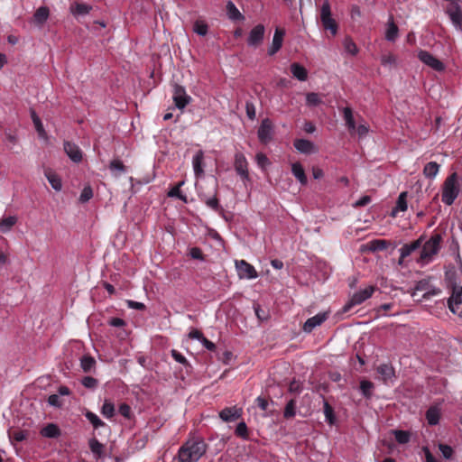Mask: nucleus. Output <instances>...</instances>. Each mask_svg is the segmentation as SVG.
<instances>
[{"instance_id": "1", "label": "nucleus", "mask_w": 462, "mask_h": 462, "mask_svg": "<svg viewBox=\"0 0 462 462\" xmlns=\"http://www.w3.org/2000/svg\"><path fill=\"white\" fill-rule=\"evenodd\" d=\"M207 444L201 438L189 439L180 448V462H197L206 453Z\"/></svg>"}, {"instance_id": "2", "label": "nucleus", "mask_w": 462, "mask_h": 462, "mask_svg": "<svg viewBox=\"0 0 462 462\" xmlns=\"http://www.w3.org/2000/svg\"><path fill=\"white\" fill-rule=\"evenodd\" d=\"M460 192L459 176L457 172L450 174L444 181L442 187V201L450 206Z\"/></svg>"}, {"instance_id": "3", "label": "nucleus", "mask_w": 462, "mask_h": 462, "mask_svg": "<svg viewBox=\"0 0 462 462\" xmlns=\"http://www.w3.org/2000/svg\"><path fill=\"white\" fill-rule=\"evenodd\" d=\"M442 242L441 234L435 233L430 238L424 243L421 248L420 255L419 258V262L423 265L429 263L434 255H436L439 249L440 244Z\"/></svg>"}, {"instance_id": "4", "label": "nucleus", "mask_w": 462, "mask_h": 462, "mask_svg": "<svg viewBox=\"0 0 462 462\" xmlns=\"http://www.w3.org/2000/svg\"><path fill=\"white\" fill-rule=\"evenodd\" d=\"M448 287L451 290V295L448 300V306L451 312L456 313L462 303V285L457 282L456 275L449 276Z\"/></svg>"}, {"instance_id": "5", "label": "nucleus", "mask_w": 462, "mask_h": 462, "mask_svg": "<svg viewBox=\"0 0 462 462\" xmlns=\"http://www.w3.org/2000/svg\"><path fill=\"white\" fill-rule=\"evenodd\" d=\"M448 2L445 12L449 17L454 27L462 31V7L459 5L460 0H445Z\"/></svg>"}, {"instance_id": "6", "label": "nucleus", "mask_w": 462, "mask_h": 462, "mask_svg": "<svg viewBox=\"0 0 462 462\" xmlns=\"http://www.w3.org/2000/svg\"><path fill=\"white\" fill-rule=\"evenodd\" d=\"M320 22L324 30L329 31L333 36L337 32V23L332 18L331 8L328 0H325L320 7Z\"/></svg>"}, {"instance_id": "7", "label": "nucleus", "mask_w": 462, "mask_h": 462, "mask_svg": "<svg viewBox=\"0 0 462 462\" xmlns=\"http://www.w3.org/2000/svg\"><path fill=\"white\" fill-rule=\"evenodd\" d=\"M374 291V286H369L354 293L349 301L343 307L342 311L344 313L348 312L354 306L363 303L372 296Z\"/></svg>"}, {"instance_id": "8", "label": "nucleus", "mask_w": 462, "mask_h": 462, "mask_svg": "<svg viewBox=\"0 0 462 462\" xmlns=\"http://www.w3.org/2000/svg\"><path fill=\"white\" fill-rule=\"evenodd\" d=\"M235 170L244 181L249 180L248 163L245 155L241 152H236L235 155Z\"/></svg>"}, {"instance_id": "9", "label": "nucleus", "mask_w": 462, "mask_h": 462, "mask_svg": "<svg viewBox=\"0 0 462 462\" xmlns=\"http://www.w3.org/2000/svg\"><path fill=\"white\" fill-rule=\"evenodd\" d=\"M191 100L185 88L178 84L173 86V101L179 109H183Z\"/></svg>"}, {"instance_id": "10", "label": "nucleus", "mask_w": 462, "mask_h": 462, "mask_svg": "<svg viewBox=\"0 0 462 462\" xmlns=\"http://www.w3.org/2000/svg\"><path fill=\"white\" fill-rule=\"evenodd\" d=\"M418 58L421 62L428 65L436 71H442L445 69L444 64L427 51H420L418 53Z\"/></svg>"}, {"instance_id": "11", "label": "nucleus", "mask_w": 462, "mask_h": 462, "mask_svg": "<svg viewBox=\"0 0 462 462\" xmlns=\"http://www.w3.org/2000/svg\"><path fill=\"white\" fill-rule=\"evenodd\" d=\"M236 266L238 276L242 279H254L258 276L254 267L245 260L236 261Z\"/></svg>"}, {"instance_id": "12", "label": "nucleus", "mask_w": 462, "mask_h": 462, "mask_svg": "<svg viewBox=\"0 0 462 462\" xmlns=\"http://www.w3.org/2000/svg\"><path fill=\"white\" fill-rule=\"evenodd\" d=\"M273 126L272 121L269 118L263 119L257 133L260 142L263 143H269L273 138Z\"/></svg>"}, {"instance_id": "13", "label": "nucleus", "mask_w": 462, "mask_h": 462, "mask_svg": "<svg viewBox=\"0 0 462 462\" xmlns=\"http://www.w3.org/2000/svg\"><path fill=\"white\" fill-rule=\"evenodd\" d=\"M264 26L263 24H258L254 26L248 36L247 43L252 47H258L262 44L263 36H264Z\"/></svg>"}, {"instance_id": "14", "label": "nucleus", "mask_w": 462, "mask_h": 462, "mask_svg": "<svg viewBox=\"0 0 462 462\" xmlns=\"http://www.w3.org/2000/svg\"><path fill=\"white\" fill-rule=\"evenodd\" d=\"M63 148L65 153L72 162L79 163L82 161V151L76 143L69 141H65L63 143Z\"/></svg>"}, {"instance_id": "15", "label": "nucleus", "mask_w": 462, "mask_h": 462, "mask_svg": "<svg viewBox=\"0 0 462 462\" xmlns=\"http://www.w3.org/2000/svg\"><path fill=\"white\" fill-rule=\"evenodd\" d=\"M328 319L327 312H320L306 320L303 325V330L310 333L316 327L320 326Z\"/></svg>"}, {"instance_id": "16", "label": "nucleus", "mask_w": 462, "mask_h": 462, "mask_svg": "<svg viewBox=\"0 0 462 462\" xmlns=\"http://www.w3.org/2000/svg\"><path fill=\"white\" fill-rule=\"evenodd\" d=\"M243 411L236 406L227 407L219 412V417L226 422L234 421L242 416Z\"/></svg>"}, {"instance_id": "17", "label": "nucleus", "mask_w": 462, "mask_h": 462, "mask_svg": "<svg viewBox=\"0 0 462 462\" xmlns=\"http://www.w3.org/2000/svg\"><path fill=\"white\" fill-rule=\"evenodd\" d=\"M376 372L383 383H387L395 378V371L391 364H382L376 367Z\"/></svg>"}, {"instance_id": "18", "label": "nucleus", "mask_w": 462, "mask_h": 462, "mask_svg": "<svg viewBox=\"0 0 462 462\" xmlns=\"http://www.w3.org/2000/svg\"><path fill=\"white\" fill-rule=\"evenodd\" d=\"M284 34V30L276 28L273 38L272 46L268 51L269 55H274L282 48Z\"/></svg>"}, {"instance_id": "19", "label": "nucleus", "mask_w": 462, "mask_h": 462, "mask_svg": "<svg viewBox=\"0 0 462 462\" xmlns=\"http://www.w3.org/2000/svg\"><path fill=\"white\" fill-rule=\"evenodd\" d=\"M429 282L426 280L419 281L415 286L416 291H424L422 298L423 299H430L431 296L437 295L440 292L439 289H432L429 290Z\"/></svg>"}, {"instance_id": "20", "label": "nucleus", "mask_w": 462, "mask_h": 462, "mask_svg": "<svg viewBox=\"0 0 462 462\" xmlns=\"http://www.w3.org/2000/svg\"><path fill=\"white\" fill-rule=\"evenodd\" d=\"M294 147L301 153L310 154L314 152V143L306 139H298L294 142Z\"/></svg>"}, {"instance_id": "21", "label": "nucleus", "mask_w": 462, "mask_h": 462, "mask_svg": "<svg viewBox=\"0 0 462 462\" xmlns=\"http://www.w3.org/2000/svg\"><path fill=\"white\" fill-rule=\"evenodd\" d=\"M69 10L75 16H84L92 10V6L85 3H74L70 5Z\"/></svg>"}, {"instance_id": "22", "label": "nucleus", "mask_w": 462, "mask_h": 462, "mask_svg": "<svg viewBox=\"0 0 462 462\" xmlns=\"http://www.w3.org/2000/svg\"><path fill=\"white\" fill-rule=\"evenodd\" d=\"M421 245H422V237H420L419 239L413 241L411 244L404 245L400 249V252L402 254V259H404L405 257L409 256L412 252L420 248Z\"/></svg>"}, {"instance_id": "23", "label": "nucleus", "mask_w": 462, "mask_h": 462, "mask_svg": "<svg viewBox=\"0 0 462 462\" xmlns=\"http://www.w3.org/2000/svg\"><path fill=\"white\" fill-rule=\"evenodd\" d=\"M44 175L48 179L52 189H54L57 191H60L61 189V180L54 171H52L51 169H46L44 171Z\"/></svg>"}, {"instance_id": "24", "label": "nucleus", "mask_w": 462, "mask_h": 462, "mask_svg": "<svg viewBox=\"0 0 462 462\" xmlns=\"http://www.w3.org/2000/svg\"><path fill=\"white\" fill-rule=\"evenodd\" d=\"M203 159L204 153L201 150L198 151L193 157L192 164L196 177H200L204 172L202 169Z\"/></svg>"}, {"instance_id": "25", "label": "nucleus", "mask_w": 462, "mask_h": 462, "mask_svg": "<svg viewBox=\"0 0 462 462\" xmlns=\"http://www.w3.org/2000/svg\"><path fill=\"white\" fill-rule=\"evenodd\" d=\"M291 72L292 73L293 77H295L300 81H305L308 78L307 69L302 65L296 62L291 65Z\"/></svg>"}, {"instance_id": "26", "label": "nucleus", "mask_w": 462, "mask_h": 462, "mask_svg": "<svg viewBox=\"0 0 462 462\" xmlns=\"http://www.w3.org/2000/svg\"><path fill=\"white\" fill-rule=\"evenodd\" d=\"M49 8L47 6H41L35 11L33 20L37 24L42 25L49 18Z\"/></svg>"}, {"instance_id": "27", "label": "nucleus", "mask_w": 462, "mask_h": 462, "mask_svg": "<svg viewBox=\"0 0 462 462\" xmlns=\"http://www.w3.org/2000/svg\"><path fill=\"white\" fill-rule=\"evenodd\" d=\"M291 172L294 175V177L300 182L301 185L307 184V177L304 169L300 162L292 163Z\"/></svg>"}, {"instance_id": "28", "label": "nucleus", "mask_w": 462, "mask_h": 462, "mask_svg": "<svg viewBox=\"0 0 462 462\" xmlns=\"http://www.w3.org/2000/svg\"><path fill=\"white\" fill-rule=\"evenodd\" d=\"M343 117L346 122V125L347 126L350 133L356 131V122L354 119L353 111L350 107L343 108Z\"/></svg>"}, {"instance_id": "29", "label": "nucleus", "mask_w": 462, "mask_h": 462, "mask_svg": "<svg viewBox=\"0 0 462 462\" xmlns=\"http://www.w3.org/2000/svg\"><path fill=\"white\" fill-rule=\"evenodd\" d=\"M80 366L85 373H90L96 367V360L91 356L85 355L80 358Z\"/></svg>"}, {"instance_id": "30", "label": "nucleus", "mask_w": 462, "mask_h": 462, "mask_svg": "<svg viewBox=\"0 0 462 462\" xmlns=\"http://www.w3.org/2000/svg\"><path fill=\"white\" fill-rule=\"evenodd\" d=\"M41 434L45 438H58L60 435V430L54 423H49L42 429Z\"/></svg>"}, {"instance_id": "31", "label": "nucleus", "mask_w": 462, "mask_h": 462, "mask_svg": "<svg viewBox=\"0 0 462 462\" xmlns=\"http://www.w3.org/2000/svg\"><path fill=\"white\" fill-rule=\"evenodd\" d=\"M439 167L436 162H430L424 166L423 174L426 178L434 179L439 173Z\"/></svg>"}, {"instance_id": "32", "label": "nucleus", "mask_w": 462, "mask_h": 462, "mask_svg": "<svg viewBox=\"0 0 462 462\" xmlns=\"http://www.w3.org/2000/svg\"><path fill=\"white\" fill-rule=\"evenodd\" d=\"M359 389L364 397L370 399L373 395L374 384L371 381L364 379L360 382Z\"/></svg>"}, {"instance_id": "33", "label": "nucleus", "mask_w": 462, "mask_h": 462, "mask_svg": "<svg viewBox=\"0 0 462 462\" xmlns=\"http://www.w3.org/2000/svg\"><path fill=\"white\" fill-rule=\"evenodd\" d=\"M226 13L229 19L236 21V20H244V15L240 13V11L236 7L233 2L228 1L226 4Z\"/></svg>"}, {"instance_id": "34", "label": "nucleus", "mask_w": 462, "mask_h": 462, "mask_svg": "<svg viewBox=\"0 0 462 462\" xmlns=\"http://www.w3.org/2000/svg\"><path fill=\"white\" fill-rule=\"evenodd\" d=\"M426 419L430 425H437L439 420V409L436 406L430 407L426 411Z\"/></svg>"}, {"instance_id": "35", "label": "nucleus", "mask_w": 462, "mask_h": 462, "mask_svg": "<svg viewBox=\"0 0 462 462\" xmlns=\"http://www.w3.org/2000/svg\"><path fill=\"white\" fill-rule=\"evenodd\" d=\"M407 192H402L397 199L396 206L393 209L392 216H395L397 211H405L407 209V201H406Z\"/></svg>"}, {"instance_id": "36", "label": "nucleus", "mask_w": 462, "mask_h": 462, "mask_svg": "<svg viewBox=\"0 0 462 462\" xmlns=\"http://www.w3.org/2000/svg\"><path fill=\"white\" fill-rule=\"evenodd\" d=\"M31 117H32V120L34 124L35 129H36L39 136L42 138H45L47 135L46 132L43 128L41 119L39 118V116H37V114L35 113L34 110H31Z\"/></svg>"}, {"instance_id": "37", "label": "nucleus", "mask_w": 462, "mask_h": 462, "mask_svg": "<svg viewBox=\"0 0 462 462\" xmlns=\"http://www.w3.org/2000/svg\"><path fill=\"white\" fill-rule=\"evenodd\" d=\"M89 448L97 457H101L104 451V445L97 439L93 438L89 440Z\"/></svg>"}, {"instance_id": "38", "label": "nucleus", "mask_w": 462, "mask_h": 462, "mask_svg": "<svg viewBox=\"0 0 462 462\" xmlns=\"http://www.w3.org/2000/svg\"><path fill=\"white\" fill-rule=\"evenodd\" d=\"M17 218L10 216L0 220V230L2 232L9 231L16 223Z\"/></svg>"}, {"instance_id": "39", "label": "nucleus", "mask_w": 462, "mask_h": 462, "mask_svg": "<svg viewBox=\"0 0 462 462\" xmlns=\"http://www.w3.org/2000/svg\"><path fill=\"white\" fill-rule=\"evenodd\" d=\"M389 242L382 239H375L370 242L369 249L372 252L383 251L388 247Z\"/></svg>"}, {"instance_id": "40", "label": "nucleus", "mask_w": 462, "mask_h": 462, "mask_svg": "<svg viewBox=\"0 0 462 462\" xmlns=\"http://www.w3.org/2000/svg\"><path fill=\"white\" fill-rule=\"evenodd\" d=\"M392 433L394 435L399 444H406L410 441V433L401 430H393Z\"/></svg>"}, {"instance_id": "41", "label": "nucleus", "mask_w": 462, "mask_h": 462, "mask_svg": "<svg viewBox=\"0 0 462 462\" xmlns=\"http://www.w3.org/2000/svg\"><path fill=\"white\" fill-rule=\"evenodd\" d=\"M101 413L106 418H112L115 415V405L109 400H105L101 408Z\"/></svg>"}, {"instance_id": "42", "label": "nucleus", "mask_w": 462, "mask_h": 462, "mask_svg": "<svg viewBox=\"0 0 462 462\" xmlns=\"http://www.w3.org/2000/svg\"><path fill=\"white\" fill-rule=\"evenodd\" d=\"M322 103L319 95L315 92H310L306 95V105L308 106H318Z\"/></svg>"}, {"instance_id": "43", "label": "nucleus", "mask_w": 462, "mask_h": 462, "mask_svg": "<svg viewBox=\"0 0 462 462\" xmlns=\"http://www.w3.org/2000/svg\"><path fill=\"white\" fill-rule=\"evenodd\" d=\"M398 37V27L395 25L393 22H390L388 23V28L385 33V38L387 41L394 42Z\"/></svg>"}, {"instance_id": "44", "label": "nucleus", "mask_w": 462, "mask_h": 462, "mask_svg": "<svg viewBox=\"0 0 462 462\" xmlns=\"http://www.w3.org/2000/svg\"><path fill=\"white\" fill-rule=\"evenodd\" d=\"M323 409H324V414L326 417V420L330 425L334 424L335 420H336V417H335L334 410H333L332 406L328 402H324Z\"/></svg>"}, {"instance_id": "45", "label": "nucleus", "mask_w": 462, "mask_h": 462, "mask_svg": "<svg viewBox=\"0 0 462 462\" xmlns=\"http://www.w3.org/2000/svg\"><path fill=\"white\" fill-rule=\"evenodd\" d=\"M86 418L89 420V422L93 425L95 429L105 426V422L101 420L97 414L92 411H88L85 413Z\"/></svg>"}, {"instance_id": "46", "label": "nucleus", "mask_w": 462, "mask_h": 462, "mask_svg": "<svg viewBox=\"0 0 462 462\" xmlns=\"http://www.w3.org/2000/svg\"><path fill=\"white\" fill-rule=\"evenodd\" d=\"M109 169L111 171L115 172L116 175H119L125 171V166L120 160H113L109 164Z\"/></svg>"}, {"instance_id": "47", "label": "nucleus", "mask_w": 462, "mask_h": 462, "mask_svg": "<svg viewBox=\"0 0 462 462\" xmlns=\"http://www.w3.org/2000/svg\"><path fill=\"white\" fill-rule=\"evenodd\" d=\"M8 435L11 442L14 443L24 440L27 438L28 433L25 430H16L14 432L9 431Z\"/></svg>"}, {"instance_id": "48", "label": "nucleus", "mask_w": 462, "mask_h": 462, "mask_svg": "<svg viewBox=\"0 0 462 462\" xmlns=\"http://www.w3.org/2000/svg\"><path fill=\"white\" fill-rule=\"evenodd\" d=\"M296 402L292 399L288 402L285 406L283 416L286 419H290L295 416Z\"/></svg>"}, {"instance_id": "49", "label": "nucleus", "mask_w": 462, "mask_h": 462, "mask_svg": "<svg viewBox=\"0 0 462 462\" xmlns=\"http://www.w3.org/2000/svg\"><path fill=\"white\" fill-rule=\"evenodd\" d=\"M344 48H345L346 51L350 53L351 55H356L358 51V49H357L356 43L349 37H346L345 39Z\"/></svg>"}, {"instance_id": "50", "label": "nucleus", "mask_w": 462, "mask_h": 462, "mask_svg": "<svg viewBox=\"0 0 462 462\" xmlns=\"http://www.w3.org/2000/svg\"><path fill=\"white\" fill-rule=\"evenodd\" d=\"M236 434L244 439H248V430L245 422L241 421L237 424L236 428Z\"/></svg>"}, {"instance_id": "51", "label": "nucleus", "mask_w": 462, "mask_h": 462, "mask_svg": "<svg viewBox=\"0 0 462 462\" xmlns=\"http://www.w3.org/2000/svg\"><path fill=\"white\" fill-rule=\"evenodd\" d=\"M183 181L180 182L177 186H175L174 188H172L169 193H168V196L169 197H177L179 198L180 199H181L182 201L186 202L187 201V199H186V196L185 195H182L180 190V188L181 185H183Z\"/></svg>"}, {"instance_id": "52", "label": "nucleus", "mask_w": 462, "mask_h": 462, "mask_svg": "<svg viewBox=\"0 0 462 462\" xmlns=\"http://www.w3.org/2000/svg\"><path fill=\"white\" fill-rule=\"evenodd\" d=\"M202 199L208 207L214 209L215 211H218L221 208L218 199L216 196L212 198H203Z\"/></svg>"}, {"instance_id": "53", "label": "nucleus", "mask_w": 462, "mask_h": 462, "mask_svg": "<svg viewBox=\"0 0 462 462\" xmlns=\"http://www.w3.org/2000/svg\"><path fill=\"white\" fill-rule=\"evenodd\" d=\"M439 449L446 459H450L452 457L454 451L450 446L447 444H439Z\"/></svg>"}, {"instance_id": "54", "label": "nucleus", "mask_w": 462, "mask_h": 462, "mask_svg": "<svg viewBox=\"0 0 462 462\" xmlns=\"http://www.w3.org/2000/svg\"><path fill=\"white\" fill-rule=\"evenodd\" d=\"M93 197V190L90 186H86L80 194L79 201L82 203L88 202Z\"/></svg>"}, {"instance_id": "55", "label": "nucleus", "mask_w": 462, "mask_h": 462, "mask_svg": "<svg viewBox=\"0 0 462 462\" xmlns=\"http://www.w3.org/2000/svg\"><path fill=\"white\" fill-rule=\"evenodd\" d=\"M81 383L86 387V388H88V389H95L97 384H98V381L94 378V377H91V376H85L82 380H81Z\"/></svg>"}, {"instance_id": "56", "label": "nucleus", "mask_w": 462, "mask_h": 462, "mask_svg": "<svg viewBox=\"0 0 462 462\" xmlns=\"http://www.w3.org/2000/svg\"><path fill=\"white\" fill-rule=\"evenodd\" d=\"M194 31L199 35L204 36L208 32V25L200 21H196L194 23Z\"/></svg>"}, {"instance_id": "57", "label": "nucleus", "mask_w": 462, "mask_h": 462, "mask_svg": "<svg viewBox=\"0 0 462 462\" xmlns=\"http://www.w3.org/2000/svg\"><path fill=\"white\" fill-rule=\"evenodd\" d=\"M254 310L259 320L264 321L269 319V314L263 310L259 304L254 305Z\"/></svg>"}, {"instance_id": "58", "label": "nucleus", "mask_w": 462, "mask_h": 462, "mask_svg": "<svg viewBox=\"0 0 462 462\" xmlns=\"http://www.w3.org/2000/svg\"><path fill=\"white\" fill-rule=\"evenodd\" d=\"M171 356L173 357V359L180 363V364H182L184 365L185 366H189V364L188 362V360L185 358L184 356H182L180 352H178L177 350L175 349H172L171 350Z\"/></svg>"}, {"instance_id": "59", "label": "nucleus", "mask_w": 462, "mask_h": 462, "mask_svg": "<svg viewBox=\"0 0 462 462\" xmlns=\"http://www.w3.org/2000/svg\"><path fill=\"white\" fill-rule=\"evenodd\" d=\"M245 110H246V115L248 116L249 119L251 120H254L255 118V107H254V105L250 102V101H246L245 103Z\"/></svg>"}, {"instance_id": "60", "label": "nucleus", "mask_w": 462, "mask_h": 462, "mask_svg": "<svg viewBox=\"0 0 462 462\" xmlns=\"http://www.w3.org/2000/svg\"><path fill=\"white\" fill-rule=\"evenodd\" d=\"M381 62L383 66L394 65L396 62V58L393 54L383 55L381 59Z\"/></svg>"}, {"instance_id": "61", "label": "nucleus", "mask_w": 462, "mask_h": 462, "mask_svg": "<svg viewBox=\"0 0 462 462\" xmlns=\"http://www.w3.org/2000/svg\"><path fill=\"white\" fill-rule=\"evenodd\" d=\"M48 403L53 407H60L62 405L58 394H51L48 398Z\"/></svg>"}, {"instance_id": "62", "label": "nucleus", "mask_w": 462, "mask_h": 462, "mask_svg": "<svg viewBox=\"0 0 462 462\" xmlns=\"http://www.w3.org/2000/svg\"><path fill=\"white\" fill-rule=\"evenodd\" d=\"M119 413L124 416L125 418H127L129 419L130 416H131V408L128 404L126 403H122L120 404L119 406Z\"/></svg>"}, {"instance_id": "63", "label": "nucleus", "mask_w": 462, "mask_h": 462, "mask_svg": "<svg viewBox=\"0 0 462 462\" xmlns=\"http://www.w3.org/2000/svg\"><path fill=\"white\" fill-rule=\"evenodd\" d=\"M255 158H256L257 164L262 168H264L265 165L269 164L268 158L266 157L265 154H263L262 152L257 153Z\"/></svg>"}, {"instance_id": "64", "label": "nucleus", "mask_w": 462, "mask_h": 462, "mask_svg": "<svg viewBox=\"0 0 462 462\" xmlns=\"http://www.w3.org/2000/svg\"><path fill=\"white\" fill-rule=\"evenodd\" d=\"M371 202V197L370 196H363L362 198H360L358 200H356L354 204V207L355 208H361V207H365L366 206L367 204H369Z\"/></svg>"}]
</instances>
